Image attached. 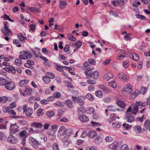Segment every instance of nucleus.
<instances>
[{
  "mask_svg": "<svg viewBox=\"0 0 150 150\" xmlns=\"http://www.w3.org/2000/svg\"><path fill=\"white\" fill-rule=\"evenodd\" d=\"M3 112L6 113L7 112L13 118H19L20 117L16 116V113L13 110L11 106H7L3 107Z\"/></svg>",
  "mask_w": 150,
  "mask_h": 150,
  "instance_id": "nucleus-1",
  "label": "nucleus"
},
{
  "mask_svg": "<svg viewBox=\"0 0 150 150\" xmlns=\"http://www.w3.org/2000/svg\"><path fill=\"white\" fill-rule=\"evenodd\" d=\"M8 23L7 21L4 22V27L1 29V31L5 35L8 36L12 33L11 30L9 29L8 26L7 25Z\"/></svg>",
  "mask_w": 150,
  "mask_h": 150,
  "instance_id": "nucleus-2",
  "label": "nucleus"
},
{
  "mask_svg": "<svg viewBox=\"0 0 150 150\" xmlns=\"http://www.w3.org/2000/svg\"><path fill=\"white\" fill-rule=\"evenodd\" d=\"M144 104H142V102L141 101H138L136 102L135 104H134V108L132 110V112L134 114H136V113L138 111V109L141 108L142 107H144Z\"/></svg>",
  "mask_w": 150,
  "mask_h": 150,
  "instance_id": "nucleus-3",
  "label": "nucleus"
},
{
  "mask_svg": "<svg viewBox=\"0 0 150 150\" xmlns=\"http://www.w3.org/2000/svg\"><path fill=\"white\" fill-rule=\"evenodd\" d=\"M19 135L20 137V139L21 140V144L23 146H25V143L26 138L27 137L25 131L23 130L21 131L19 133Z\"/></svg>",
  "mask_w": 150,
  "mask_h": 150,
  "instance_id": "nucleus-4",
  "label": "nucleus"
},
{
  "mask_svg": "<svg viewBox=\"0 0 150 150\" xmlns=\"http://www.w3.org/2000/svg\"><path fill=\"white\" fill-rule=\"evenodd\" d=\"M15 87V85L12 81H7L4 87L6 89L8 90H11L13 89Z\"/></svg>",
  "mask_w": 150,
  "mask_h": 150,
  "instance_id": "nucleus-5",
  "label": "nucleus"
},
{
  "mask_svg": "<svg viewBox=\"0 0 150 150\" xmlns=\"http://www.w3.org/2000/svg\"><path fill=\"white\" fill-rule=\"evenodd\" d=\"M20 54L21 55L19 56V58L22 59H25L28 58H30L32 57L31 54L27 52L24 51L22 52H21Z\"/></svg>",
  "mask_w": 150,
  "mask_h": 150,
  "instance_id": "nucleus-6",
  "label": "nucleus"
},
{
  "mask_svg": "<svg viewBox=\"0 0 150 150\" xmlns=\"http://www.w3.org/2000/svg\"><path fill=\"white\" fill-rule=\"evenodd\" d=\"M30 140L32 146L35 149L38 147V145H41L40 142L37 141L32 137L30 138Z\"/></svg>",
  "mask_w": 150,
  "mask_h": 150,
  "instance_id": "nucleus-7",
  "label": "nucleus"
},
{
  "mask_svg": "<svg viewBox=\"0 0 150 150\" xmlns=\"http://www.w3.org/2000/svg\"><path fill=\"white\" fill-rule=\"evenodd\" d=\"M81 97H82L72 96V99L74 101L76 102L81 106H82L84 104V102Z\"/></svg>",
  "mask_w": 150,
  "mask_h": 150,
  "instance_id": "nucleus-8",
  "label": "nucleus"
},
{
  "mask_svg": "<svg viewBox=\"0 0 150 150\" xmlns=\"http://www.w3.org/2000/svg\"><path fill=\"white\" fill-rule=\"evenodd\" d=\"M67 132V129L63 126H62L59 129L58 136L61 137L63 136Z\"/></svg>",
  "mask_w": 150,
  "mask_h": 150,
  "instance_id": "nucleus-9",
  "label": "nucleus"
},
{
  "mask_svg": "<svg viewBox=\"0 0 150 150\" xmlns=\"http://www.w3.org/2000/svg\"><path fill=\"white\" fill-rule=\"evenodd\" d=\"M19 127L16 123L11 124L10 130L12 133L14 134L19 131Z\"/></svg>",
  "mask_w": 150,
  "mask_h": 150,
  "instance_id": "nucleus-10",
  "label": "nucleus"
},
{
  "mask_svg": "<svg viewBox=\"0 0 150 150\" xmlns=\"http://www.w3.org/2000/svg\"><path fill=\"white\" fill-rule=\"evenodd\" d=\"M123 91L127 93H129L132 91V88L131 85L129 84H127L124 87L123 89Z\"/></svg>",
  "mask_w": 150,
  "mask_h": 150,
  "instance_id": "nucleus-11",
  "label": "nucleus"
},
{
  "mask_svg": "<svg viewBox=\"0 0 150 150\" xmlns=\"http://www.w3.org/2000/svg\"><path fill=\"white\" fill-rule=\"evenodd\" d=\"M26 62L27 63H25L24 65V66L31 69H33V65H34V62L33 61L29 59L27 60Z\"/></svg>",
  "mask_w": 150,
  "mask_h": 150,
  "instance_id": "nucleus-12",
  "label": "nucleus"
},
{
  "mask_svg": "<svg viewBox=\"0 0 150 150\" xmlns=\"http://www.w3.org/2000/svg\"><path fill=\"white\" fill-rule=\"evenodd\" d=\"M62 140L64 143V146L65 147H67L71 142V140L66 137H64L62 138Z\"/></svg>",
  "mask_w": 150,
  "mask_h": 150,
  "instance_id": "nucleus-13",
  "label": "nucleus"
},
{
  "mask_svg": "<svg viewBox=\"0 0 150 150\" xmlns=\"http://www.w3.org/2000/svg\"><path fill=\"white\" fill-rule=\"evenodd\" d=\"M118 77L121 80L125 81H127L129 78L128 76L122 72H120L119 74Z\"/></svg>",
  "mask_w": 150,
  "mask_h": 150,
  "instance_id": "nucleus-14",
  "label": "nucleus"
},
{
  "mask_svg": "<svg viewBox=\"0 0 150 150\" xmlns=\"http://www.w3.org/2000/svg\"><path fill=\"white\" fill-rule=\"evenodd\" d=\"M7 141L8 142H9L12 144H15L17 141V139L15 137L12 135H10L7 139Z\"/></svg>",
  "mask_w": 150,
  "mask_h": 150,
  "instance_id": "nucleus-15",
  "label": "nucleus"
},
{
  "mask_svg": "<svg viewBox=\"0 0 150 150\" xmlns=\"http://www.w3.org/2000/svg\"><path fill=\"white\" fill-rule=\"evenodd\" d=\"M32 91V89L30 87H26L24 92L23 96H26L31 95Z\"/></svg>",
  "mask_w": 150,
  "mask_h": 150,
  "instance_id": "nucleus-16",
  "label": "nucleus"
},
{
  "mask_svg": "<svg viewBox=\"0 0 150 150\" xmlns=\"http://www.w3.org/2000/svg\"><path fill=\"white\" fill-rule=\"evenodd\" d=\"M106 115L107 116L108 115L109 116V118L108 119V121L110 123L111 122L115 120L116 117V114L114 113L110 115L109 113L108 112L106 114Z\"/></svg>",
  "mask_w": 150,
  "mask_h": 150,
  "instance_id": "nucleus-17",
  "label": "nucleus"
},
{
  "mask_svg": "<svg viewBox=\"0 0 150 150\" xmlns=\"http://www.w3.org/2000/svg\"><path fill=\"white\" fill-rule=\"evenodd\" d=\"M113 75L110 73L105 74L103 76V79L107 81H109L110 79L112 78Z\"/></svg>",
  "mask_w": 150,
  "mask_h": 150,
  "instance_id": "nucleus-18",
  "label": "nucleus"
},
{
  "mask_svg": "<svg viewBox=\"0 0 150 150\" xmlns=\"http://www.w3.org/2000/svg\"><path fill=\"white\" fill-rule=\"evenodd\" d=\"M126 118H125L126 120H127V122L129 123H131L133 122L134 120L135 117H134L132 116V115H126Z\"/></svg>",
  "mask_w": 150,
  "mask_h": 150,
  "instance_id": "nucleus-19",
  "label": "nucleus"
},
{
  "mask_svg": "<svg viewBox=\"0 0 150 150\" xmlns=\"http://www.w3.org/2000/svg\"><path fill=\"white\" fill-rule=\"evenodd\" d=\"M79 119L81 121L84 122H86L89 120L88 117L84 115L79 116Z\"/></svg>",
  "mask_w": 150,
  "mask_h": 150,
  "instance_id": "nucleus-20",
  "label": "nucleus"
},
{
  "mask_svg": "<svg viewBox=\"0 0 150 150\" xmlns=\"http://www.w3.org/2000/svg\"><path fill=\"white\" fill-rule=\"evenodd\" d=\"M29 82L28 80H22L19 83L18 85L20 86H23L27 84Z\"/></svg>",
  "mask_w": 150,
  "mask_h": 150,
  "instance_id": "nucleus-21",
  "label": "nucleus"
},
{
  "mask_svg": "<svg viewBox=\"0 0 150 150\" xmlns=\"http://www.w3.org/2000/svg\"><path fill=\"white\" fill-rule=\"evenodd\" d=\"M118 145V143L117 142H114L108 146V147L111 149L115 150Z\"/></svg>",
  "mask_w": 150,
  "mask_h": 150,
  "instance_id": "nucleus-22",
  "label": "nucleus"
},
{
  "mask_svg": "<svg viewBox=\"0 0 150 150\" xmlns=\"http://www.w3.org/2000/svg\"><path fill=\"white\" fill-rule=\"evenodd\" d=\"M33 111L32 109L30 108H28L25 111L26 116L28 117H30L32 115Z\"/></svg>",
  "mask_w": 150,
  "mask_h": 150,
  "instance_id": "nucleus-23",
  "label": "nucleus"
},
{
  "mask_svg": "<svg viewBox=\"0 0 150 150\" xmlns=\"http://www.w3.org/2000/svg\"><path fill=\"white\" fill-rule=\"evenodd\" d=\"M33 127H35L36 128H41L42 126V123L40 122H33L31 125Z\"/></svg>",
  "mask_w": 150,
  "mask_h": 150,
  "instance_id": "nucleus-24",
  "label": "nucleus"
},
{
  "mask_svg": "<svg viewBox=\"0 0 150 150\" xmlns=\"http://www.w3.org/2000/svg\"><path fill=\"white\" fill-rule=\"evenodd\" d=\"M4 121V120L3 119H0V129H5L6 128V124L7 123V121H6L3 122V124L1 123V122Z\"/></svg>",
  "mask_w": 150,
  "mask_h": 150,
  "instance_id": "nucleus-25",
  "label": "nucleus"
},
{
  "mask_svg": "<svg viewBox=\"0 0 150 150\" xmlns=\"http://www.w3.org/2000/svg\"><path fill=\"white\" fill-rule=\"evenodd\" d=\"M122 125V123L119 122H115L112 124V127L115 128H118L120 127Z\"/></svg>",
  "mask_w": 150,
  "mask_h": 150,
  "instance_id": "nucleus-26",
  "label": "nucleus"
},
{
  "mask_svg": "<svg viewBox=\"0 0 150 150\" xmlns=\"http://www.w3.org/2000/svg\"><path fill=\"white\" fill-rule=\"evenodd\" d=\"M85 111L88 114H91L94 112L95 110L93 107H89L86 109Z\"/></svg>",
  "mask_w": 150,
  "mask_h": 150,
  "instance_id": "nucleus-27",
  "label": "nucleus"
},
{
  "mask_svg": "<svg viewBox=\"0 0 150 150\" xmlns=\"http://www.w3.org/2000/svg\"><path fill=\"white\" fill-rule=\"evenodd\" d=\"M129 57L135 61H137L139 59L138 56L135 54H131L129 55Z\"/></svg>",
  "mask_w": 150,
  "mask_h": 150,
  "instance_id": "nucleus-28",
  "label": "nucleus"
},
{
  "mask_svg": "<svg viewBox=\"0 0 150 150\" xmlns=\"http://www.w3.org/2000/svg\"><path fill=\"white\" fill-rule=\"evenodd\" d=\"M97 135V133L96 132L91 131L89 132L88 133V136L90 138H93L94 137L96 136Z\"/></svg>",
  "mask_w": 150,
  "mask_h": 150,
  "instance_id": "nucleus-29",
  "label": "nucleus"
},
{
  "mask_svg": "<svg viewBox=\"0 0 150 150\" xmlns=\"http://www.w3.org/2000/svg\"><path fill=\"white\" fill-rule=\"evenodd\" d=\"M150 126V120H146L144 123V129L147 130Z\"/></svg>",
  "mask_w": 150,
  "mask_h": 150,
  "instance_id": "nucleus-30",
  "label": "nucleus"
},
{
  "mask_svg": "<svg viewBox=\"0 0 150 150\" xmlns=\"http://www.w3.org/2000/svg\"><path fill=\"white\" fill-rule=\"evenodd\" d=\"M60 8L61 9L65 8L67 5V2L65 1H60Z\"/></svg>",
  "mask_w": 150,
  "mask_h": 150,
  "instance_id": "nucleus-31",
  "label": "nucleus"
},
{
  "mask_svg": "<svg viewBox=\"0 0 150 150\" xmlns=\"http://www.w3.org/2000/svg\"><path fill=\"white\" fill-rule=\"evenodd\" d=\"M42 79L43 81L46 84L49 83L50 81V79L48 76H43Z\"/></svg>",
  "mask_w": 150,
  "mask_h": 150,
  "instance_id": "nucleus-32",
  "label": "nucleus"
},
{
  "mask_svg": "<svg viewBox=\"0 0 150 150\" xmlns=\"http://www.w3.org/2000/svg\"><path fill=\"white\" fill-rule=\"evenodd\" d=\"M17 36L21 41H24L25 39H26V37L24 36L23 35L22 33H19L18 34Z\"/></svg>",
  "mask_w": 150,
  "mask_h": 150,
  "instance_id": "nucleus-33",
  "label": "nucleus"
},
{
  "mask_svg": "<svg viewBox=\"0 0 150 150\" xmlns=\"http://www.w3.org/2000/svg\"><path fill=\"white\" fill-rule=\"evenodd\" d=\"M85 73L87 77V78H89L92 76L93 72L90 70L86 71H85Z\"/></svg>",
  "mask_w": 150,
  "mask_h": 150,
  "instance_id": "nucleus-34",
  "label": "nucleus"
},
{
  "mask_svg": "<svg viewBox=\"0 0 150 150\" xmlns=\"http://www.w3.org/2000/svg\"><path fill=\"white\" fill-rule=\"evenodd\" d=\"M100 89L105 93H108L110 91L107 87L103 85H100Z\"/></svg>",
  "mask_w": 150,
  "mask_h": 150,
  "instance_id": "nucleus-35",
  "label": "nucleus"
},
{
  "mask_svg": "<svg viewBox=\"0 0 150 150\" xmlns=\"http://www.w3.org/2000/svg\"><path fill=\"white\" fill-rule=\"evenodd\" d=\"M117 103L119 106L122 108H125L126 106L125 103L122 101L119 100Z\"/></svg>",
  "mask_w": 150,
  "mask_h": 150,
  "instance_id": "nucleus-36",
  "label": "nucleus"
},
{
  "mask_svg": "<svg viewBox=\"0 0 150 150\" xmlns=\"http://www.w3.org/2000/svg\"><path fill=\"white\" fill-rule=\"evenodd\" d=\"M128 56V55L127 54L125 53H123L120 55H119V56L117 57V59L118 60H122L123 59V58L124 57H127Z\"/></svg>",
  "mask_w": 150,
  "mask_h": 150,
  "instance_id": "nucleus-37",
  "label": "nucleus"
},
{
  "mask_svg": "<svg viewBox=\"0 0 150 150\" xmlns=\"http://www.w3.org/2000/svg\"><path fill=\"white\" fill-rule=\"evenodd\" d=\"M7 81V80L5 79L0 77V86H4Z\"/></svg>",
  "mask_w": 150,
  "mask_h": 150,
  "instance_id": "nucleus-38",
  "label": "nucleus"
},
{
  "mask_svg": "<svg viewBox=\"0 0 150 150\" xmlns=\"http://www.w3.org/2000/svg\"><path fill=\"white\" fill-rule=\"evenodd\" d=\"M53 105L56 107H62L64 106V103L61 102L57 101L56 103H54Z\"/></svg>",
  "mask_w": 150,
  "mask_h": 150,
  "instance_id": "nucleus-39",
  "label": "nucleus"
},
{
  "mask_svg": "<svg viewBox=\"0 0 150 150\" xmlns=\"http://www.w3.org/2000/svg\"><path fill=\"white\" fill-rule=\"evenodd\" d=\"M139 91L138 90H136L131 95V97L132 98H135L139 93Z\"/></svg>",
  "mask_w": 150,
  "mask_h": 150,
  "instance_id": "nucleus-40",
  "label": "nucleus"
},
{
  "mask_svg": "<svg viewBox=\"0 0 150 150\" xmlns=\"http://www.w3.org/2000/svg\"><path fill=\"white\" fill-rule=\"evenodd\" d=\"M66 102L68 107L70 108H72L73 107V103L71 100H67L66 101Z\"/></svg>",
  "mask_w": 150,
  "mask_h": 150,
  "instance_id": "nucleus-41",
  "label": "nucleus"
},
{
  "mask_svg": "<svg viewBox=\"0 0 150 150\" xmlns=\"http://www.w3.org/2000/svg\"><path fill=\"white\" fill-rule=\"evenodd\" d=\"M28 9L30 10V12L33 13L35 12H38L39 10V9L38 8L35 7H30Z\"/></svg>",
  "mask_w": 150,
  "mask_h": 150,
  "instance_id": "nucleus-42",
  "label": "nucleus"
},
{
  "mask_svg": "<svg viewBox=\"0 0 150 150\" xmlns=\"http://www.w3.org/2000/svg\"><path fill=\"white\" fill-rule=\"evenodd\" d=\"M1 18H3L6 20H7L11 22H13V20L11 19L10 18L9 16H8L6 15V14H4V15L3 16H2L1 17Z\"/></svg>",
  "mask_w": 150,
  "mask_h": 150,
  "instance_id": "nucleus-43",
  "label": "nucleus"
},
{
  "mask_svg": "<svg viewBox=\"0 0 150 150\" xmlns=\"http://www.w3.org/2000/svg\"><path fill=\"white\" fill-rule=\"evenodd\" d=\"M86 98L91 101H93L94 99V97L90 93H88L86 95Z\"/></svg>",
  "mask_w": 150,
  "mask_h": 150,
  "instance_id": "nucleus-44",
  "label": "nucleus"
},
{
  "mask_svg": "<svg viewBox=\"0 0 150 150\" xmlns=\"http://www.w3.org/2000/svg\"><path fill=\"white\" fill-rule=\"evenodd\" d=\"M46 74L50 79H53L55 77V75L54 74L51 72H47Z\"/></svg>",
  "mask_w": 150,
  "mask_h": 150,
  "instance_id": "nucleus-45",
  "label": "nucleus"
},
{
  "mask_svg": "<svg viewBox=\"0 0 150 150\" xmlns=\"http://www.w3.org/2000/svg\"><path fill=\"white\" fill-rule=\"evenodd\" d=\"M127 0H118L117 3L120 6L124 5L127 2Z\"/></svg>",
  "mask_w": 150,
  "mask_h": 150,
  "instance_id": "nucleus-46",
  "label": "nucleus"
},
{
  "mask_svg": "<svg viewBox=\"0 0 150 150\" xmlns=\"http://www.w3.org/2000/svg\"><path fill=\"white\" fill-rule=\"evenodd\" d=\"M95 95L97 97L100 98L103 96V93L101 91H97L95 92Z\"/></svg>",
  "mask_w": 150,
  "mask_h": 150,
  "instance_id": "nucleus-47",
  "label": "nucleus"
},
{
  "mask_svg": "<svg viewBox=\"0 0 150 150\" xmlns=\"http://www.w3.org/2000/svg\"><path fill=\"white\" fill-rule=\"evenodd\" d=\"M55 113L53 111H48L47 112L46 115L49 117H51L54 115Z\"/></svg>",
  "mask_w": 150,
  "mask_h": 150,
  "instance_id": "nucleus-48",
  "label": "nucleus"
},
{
  "mask_svg": "<svg viewBox=\"0 0 150 150\" xmlns=\"http://www.w3.org/2000/svg\"><path fill=\"white\" fill-rule=\"evenodd\" d=\"M147 89L143 86H142L140 89V91L141 93H142L143 95H144L146 92Z\"/></svg>",
  "mask_w": 150,
  "mask_h": 150,
  "instance_id": "nucleus-49",
  "label": "nucleus"
},
{
  "mask_svg": "<svg viewBox=\"0 0 150 150\" xmlns=\"http://www.w3.org/2000/svg\"><path fill=\"white\" fill-rule=\"evenodd\" d=\"M134 129L137 132H140L142 130V128L139 126H135L134 127Z\"/></svg>",
  "mask_w": 150,
  "mask_h": 150,
  "instance_id": "nucleus-50",
  "label": "nucleus"
},
{
  "mask_svg": "<svg viewBox=\"0 0 150 150\" xmlns=\"http://www.w3.org/2000/svg\"><path fill=\"white\" fill-rule=\"evenodd\" d=\"M43 110L41 108H39L37 112V114L38 116H42L43 115V112H42Z\"/></svg>",
  "mask_w": 150,
  "mask_h": 150,
  "instance_id": "nucleus-51",
  "label": "nucleus"
},
{
  "mask_svg": "<svg viewBox=\"0 0 150 150\" xmlns=\"http://www.w3.org/2000/svg\"><path fill=\"white\" fill-rule=\"evenodd\" d=\"M21 59H17L15 60V64L19 66L22 64V61L21 60Z\"/></svg>",
  "mask_w": 150,
  "mask_h": 150,
  "instance_id": "nucleus-52",
  "label": "nucleus"
},
{
  "mask_svg": "<svg viewBox=\"0 0 150 150\" xmlns=\"http://www.w3.org/2000/svg\"><path fill=\"white\" fill-rule=\"evenodd\" d=\"M99 75V73L98 71H96L93 72L92 77L94 79L98 78Z\"/></svg>",
  "mask_w": 150,
  "mask_h": 150,
  "instance_id": "nucleus-53",
  "label": "nucleus"
},
{
  "mask_svg": "<svg viewBox=\"0 0 150 150\" xmlns=\"http://www.w3.org/2000/svg\"><path fill=\"white\" fill-rule=\"evenodd\" d=\"M67 36L68 39L71 41H74L76 40V38L70 34H68Z\"/></svg>",
  "mask_w": 150,
  "mask_h": 150,
  "instance_id": "nucleus-54",
  "label": "nucleus"
},
{
  "mask_svg": "<svg viewBox=\"0 0 150 150\" xmlns=\"http://www.w3.org/2000/svg\"><path fill=\"white\" fill-rule=\"evenodd\" d=\"M109 84L110 86L114 88H115L116 87V83L115 81L109 83Z\"/></svg>",
  "mask_w": 150,
  "mask_h": 150,
  "instance_id": "nucleus-55",
  "label": "nucleus"
},
{
  "mask_svg": "<svg viewBox=\"0 0 150 150\" xmlns=\"http://www.w3.org/2000/svg\"><path fill=\"white\" fill-rule=\"evenodd\" d=\"M145 117L146 116L144 115H143L141 117H138L136 119V121L140 122H142L143 120L145 119Z\"/></svg>",
  "mask_w": 150,
  "mask_h": 150,
  "instance_id": "nucleus-56",
  "label": "nucleus"
},
{
  "mask_svg": "<svg viewBox=\"0 0 150 150\" xmlns=\"http://www.w3.org/2000/svg\"><path fill=\"white\" fill-rule=\"evenodd\" d=\"M120 150H129L127 145L124 144L122 145L121 147Z\"/></svg>",
  "mask_w": 150,
  "mask_h": 150,
  "instance_id": "nucleus-57",
  "label": "nucleus"
},
{
  "mask_svg": "<svg viewBox=\"0 0 150 150\" xmlns=\"http://www.w3.org/2000/svg\"><path fill=\"white\" fill-rule=\"evenodd\" d=\"M86 82L89 84H94L96 83V81L95 80H91V79L87 80Z\"/></svg>",
  "mask_w": 150,
  "mask_h": 150,
  "instance_id": "nucleus-58",
  "label": "nucleus"
},
{
  "mask_svg": "<svg viewBox=\"0 0 150 150\" xmlns=\"http://www.w3.org/2000/svg\"><path fill=\"white\" fill-rule=\"evenodd\" d=\"M105 140L107 142H110L112 141L113 139L110 136H108L105 138Z\"/></svg>",
  "mask_w": 150,
  "mask_h": 150,
  "instance_id": "nucleus-59",
  "label": "nucleus"
},
{
  "mask_svg": "<svg viewBox=\"0 0 150 150\" xmlns=\"http://www.w3.org/2000/svg\"><path fill=\"white\" fill-rule=\"evenodd\" d=\"M53 150H59V146L56 143H55L53 144Z\"/></svg>",
  "mask_w": 150,
  "mask_h": 150,
  "instance_id": "nucleus-60",
  "label": "nucleus"
},
{
  "mask_svg": "<svg viewBox=\"0 0 150 150\" xmlns=\"http://www.w3.org/2000/svg\"><path fill=\"white\" fill-rule=\"evenodd\" d=\"M53 95L54 98H58L60 97L61 94L59 92H57L54 94Z\"/></svg>",
  "mask_w": 150,
  "mask_h": 150,
  "instance_id": "nucleus-61",
  "label": "nucleus"
},
{
  "mask_svg": "<svg viewBox=\"0 0 150 150\" xmlns=\"http://www.w3.org/2000/svg\"><path fill=\"white\" fill-rule=\"evenodd\" d=\"M114 108V107L112 106H108V109H106L105 111L106 112L108 111V110L112 111H114L115 110L113 108Z\"/></svg>",
  "mask_w": 150,
  "mask_h": 150,
  "instance_id": "nucleus-62",
  "label": "nucleus"
},
{
  "mask_svg": "<svg viewBox=\"0 0 150 150\" xmlns=\"http://www.w3.org/2000/svg\"><path fill=\"white\" fill-rule=\"evenodd\" d=\"M9 71L13 73H15L16 70L14 67H11L9 66Z\"/></svg>",
  "mask_w": 150,
  "mask_h": 150,
  "instance_id": "nucleus-63",
  "label": "nucleus"
},
{
  "mask_svg": "<svg viewBox=\"0 0 150 150\" xmlns=\"http://www.w3.org/2000/svg\"><path fill=\"white\" fill-rule=\"evenodd\" d=\"M142 104H144L143 105H144V106L147 105H150V96L147 99V102H142Z\"/></svg>",
  "mask_w": 150,
  "mask_h": 150,
  "instance_id": "nucleus-64",
  "label": "nucleus"
}]
</instances>
